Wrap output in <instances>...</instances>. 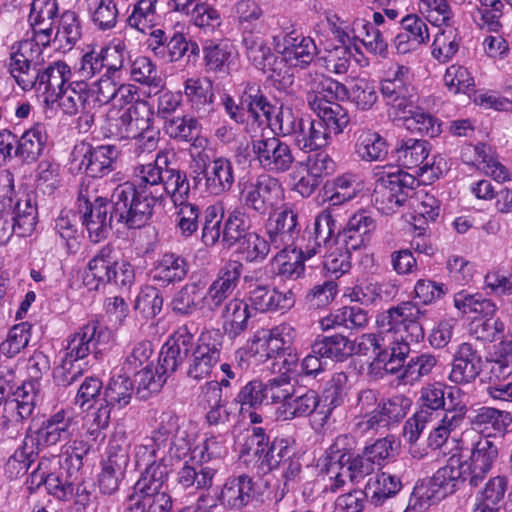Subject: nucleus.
<instances>
[{"mask_svg": "<svg viewBox=\"0 0 512 512\" xmlns=\"http://www.w3.org/2000/svg\"><path fill=\"white\" fill-rule=\"evenodd\" d=\"M175 153L160 150L153 162L134 168L133 181L118 185L113 191L116 214L130 229L145 226L155 204L166 196L171 198L176 212L175 228L185 239L195 235L200 227V207L188 201L190 184L184 171L172 167Z\"/></svg>", "mask_w": 512, "mask_h": 512, "instance_id": "f257e3e1", "label": "nucleus"}, {"mask_svg": "<svg viewBox=\"0 0 512 512\" xmlns=\"http://www.w3.org/2000/svg\"><path fill=\"white\" fill-rule=\"evenodd\" d=\"M426 315V310L419 307L417 302L403 301L396 306L380 313L376 318L377 327L386 335V346L380 353L382 369L395 373L397 363L403 368L410 354V342L419 343L424 339L425 332L420 320Z\"/></svg>", "mask_w": 512, "mask_h": 512, "instance_id": "f03ea898", "label": "nucleus"}, {"mask_svg": "<svg viewBox=\"0 0 512 512\" xmlns=\"http://www.w3.org/2000/svg\"><path fill=\"white\" fill-rule=\"evenodd\" d=\"M192 441L194 436L180 423L179 416L172 410L163 411L151 436L144 438L134 448L135 465L145 467L140 477L154 470L165 472V477H169L168 466L164 463L166 453L179 459L185 457L191 449Z\"/></svg>", "mask_w": 512, "mask_h": 512, "instance_id": "7ed1b4c3", "label": "nucleus"}, {"mask_svg": "<svg viewBox=\"0 0 512 512\" xmlns=\"http://www.w3.org/2000/svg\"><path fill=\"white\" fill-rule=\"evenodd\" d=\"M38 211L34 193L16 195L15 204L0 202V245H5L16 234L30 236L37 225Z\"/></svg>", "mask_w": 512, "mask_h": 512, "instance_id": "20e7f679", "label": "nucleus"}, {"mask_svg": "<svg viewBox=\"0 0 512 512\" xmlns=\"http://www.w3.org/2000/svg\"><path fill=\"white\" fill-rule=\"evenodd\" d=\"M239 199L243 209L264 217L278 209L284 199V188L278 179L264 174L246 182Z\"/></svg>", "mask_w": 512, "mask_h": 512, "instance_id": "39448f33", "label": "nucleus"}, {"mask_svg": "<svg viewBox=\"0 0 512 512\" xmlns=\"http://www.w3.org/2000/svg\"><path fill=\"white\" fill-rule=\"evenodd\" d=\"M417 179L400 169L381 176L373 192V201L383 214L394 213L410 197Z\"/></svg>", "mask_w": 512, "mask_h": 512, "instance_id": "423d86ee", "label": "nucleus"}, {"mask_svg": "<svg viewBox=\"0 0 512 512\" xmlns=\"http://www.w3.org/2000/svg\"><path fill=\"white\" fill-rule=\"evenodd\" d=\"M44 64L42 48L37 42L25 39L12 45L6 67L15 83L22 88L36 81Z\"/></svg>", "mask_w": 512, "mask_h": 512, "instance_id": "0eeeda50", "label": "nucleus"}, {"mask_svg": "<svg viewBox=\"0 0 512 512\" xmlns=\"http://www.w3.org/2000/svg\"><path fill=\"white\" fill-rule=\"evenodd\" d=\"M411 79V69L406 65L397 63L387 69L380 81V93L388 106L402 113L414 107L417 95Z\"/></svg>", "mask_w": 512, "mask_h": 512, "instance_id": "6e6552de", "label": "nucleus"}, {"mask_svg": "<svg viewBox=\"0 0 512 512\" xmlns=\"http://www.w3.org/2000/svg\"><path fill=\"white\" fill-rule=\"evenodd\" d=\"M111 203L106 198L96 197L94 201L84 198L80 194L78 198V209L81 214L82 224L85 226L89 239L98 243L106 239L112 228V221L115 218L117 222L125 224V221L116 214L113 194L111 195Z\"/></svg>", "mask_w": 512, "mask_h": 512, "instance_id": "1a4fd4ad", "label": "nucleus"}, {"mask_svg": "<svg viewBox=\"0 0 512 512\" xmlns=\"http://www.w3.org/2000/svg\"><path fill=\"white\" fill-rule=\"evenodd\" d=\"M71 156L73 163L85 175L102 178L116 169L119 150L115 145L93 146L80 142L74 146Z\"/></svg>", "mask_w": 512, "mask_h": 512, "instance_id": "9d476101", "label": "nucleus"}, {"mask_svg": "<svg viewBox=\"0 0 512 512\" xmlns=\"http://www.w3.org/2000/svg\"><path fill=\"white\" fill-rule=\"evenodd\" d=\"M222 336L219 331L208 330L200 334L187 359L186 375L195 381L210 376L221 357Z\"/></svg>", "mask_w": 512, "mask_h": 512, "instance_id": "9b49d317", "label": "nucleus"}, {"mask_svg": "<svg viewBox=\"0 0 512 512\" xmlns=\"http://www.w3.org/2000/svg\"><path fill=\"white\" fill-rule=\"evenodd\" d=\"M265 223V233L272 248L278 250L273 258L274 262H280L284 254L295 245L300 235L298 213L289 204L283 205L281 211L271 213Z\"/></svg>", "mask_w": 512, "mask_h": 512, "instance_id": "f8f14e48", "label": "nucleus"}, {"mask_svg": "<svg viewBox=\"0 0 512 512\" xmlns=\"http://www.w3.org/2000/svg\"><path fill=\"white\" fill-rule=\"evenodd\" d=\"M112 341V332L97 320H90L67 339L65 356L82 360L89 354L98 358Z\"/></svg>", "mask_w": 512, "mask_h": 512, "instance_id": "ddd939ff", "label": "nucleus"}, {"mask_svg": "<svg viewBox=\"0 0 512 512\" xmlns=\"http://www.w3.org/2000/svg\"><path fill=\"white\" fill-rule=\"evenodd\" d=\"M244 265L240 260L229 259L219 269L215 280L205 294H201V311L205 315H214L237 288Z\"/></svg>", "mask_w": 512, "mask_h": 512, "instance_id": "4468645a", "label": "nucleus"}, {"mask_svg": "<svg viewBox=\"0 0 512 512\" xmlns=\"http://www.w3.org/2000/svg\"><path fill=\"white\" fill-rule=\"evenodd\" d=\"M251 149L254 160L269 173H285L295 162L291 146L277 136L261 135L251 141Z\"/></svg>", "mask_w": 512, "mask_h": 512, "instance_id": "2eb2a0df", "label": "nucleus"}, {"mask_svg": "<svg viewBox=\"0 0 512 512\" xmlns=\"http://www.w3.org/2000/svg\"><path fill=\"white\" fill-rule=\"evenodd\" d=\"M146 473L133 485L134 496L138 498L144 512H172L173 500L169 493L165 472Z\"/></svg>", "mask_w": 512, "mask_h": 512, "instance_id": "dca6fc26", "label": "nucleus"}, {"mask_svg": "<svg viewBox=\"0 0 512 512\" xmlns=\"http://www.w3.org/2000/svg\"><path fill=\"white\" fill-rule=\"evenodd\" d=\"M128 464L129 450L126 441L111 440L107 449V458L101 462V471L97 478L102 494L113 495L119 490Z\"/></svg>", "mask_w": 512, "mask_h": 512, "instance_id": "f3484780", "label": "nucleus"}, {"mask_svg": "<svg viewBox=\"0 0 512 512\" xmlns=\"http://www.w3.org/2000/svg\"><path fill=\"white\" fill-rule=\"evenodd\" d=\"M241 43L246 58L256 69L271 78L281 76L283 60L272 51L260 30H245Z\"/></svg>", "mask_w": 512, "mask_h": 512, "instance_id": "a211bd4d", "label": "nucleus"}, {"mask_svg": "<svg viewBox=\"0 0 512 512\" xmlns=\"http://www.w3.org/2000/svg\"><path fill=\"white\" fill-rule=\"evenodd\" d=\"M275 49L281 54L279 57L283 60V69L286 64L306 69L319 54L314 39L295 30L285 32L282 43H276Z\"/></svg>", "mask_w": 512, "mask_h": 512, "instance_id": "6ab92c4d", "label": "nucleus"}, {"mask_svg": "<svg viewBox=\"0 0 512 512\" xmlns=\"http://www.w3.org/2000/svg\"><path fill=\"white\" fill-rule=\"evenodd\" d=\"M306 101L312 111L345 100L346 86L329 76L309 72L305 76Z\"/></svg>", "mask_w": 512, "mask_h": 512, "instance_id": "aec40b11", "label": "nucleus"}, {"mask_svg": "<svg viewBox=\"0 0 512 512\" xmlns=\"http://www.w3.org/2000/svg\"><path fill=\"white\" fill-rule=\"evenodd\" d=\"M70 66L62 60L51 62L43 65L39 69V75L36 81H32L31 85L23 86V91L41 92L45 95L46 101H56L61 91L73 78Z\"/></svg>", "mask_w": 512, "mask_h": 512, "instance_id": "412c9836", "label": "nucleus"}, {"mask_svg": "<svg viewBox=\"0 0 512 512\" xmlns=\"http://www.w3.org/2000/svg\"><path fill=\"white\" fill-rule=\"evenodd\" d=\"M498 454L497 445L488 437H478L473 443L468 461L462 462L471 487L483 482L497 461Z\"/></svg>", "mask_w": 512, "mask_h": 512, "instance_id": "4be33fe9", "label": "nucleus"}, {"mask_svg": "<svg viewBox=\"0 0 512 512\" xmlns=\"http://www.w3.org/2000/svg\"><path fill=\"white\" fill-rule=\"evenodd\" d=\"M483 360L480 351L470 342L459 344L453 354L449 380L456 384L474 381L481 373Z\"/></svg>", "mask_w": 512, "mask_h": 512, "instance_id": "5701e85b", "label": "nucleus"}, {"mask_svg": "<svg viewBox=\"0 0 512 512\" xmlns=\"http://www.w3.org/2000/svg\"><path fill=\"white\" fill-rule=\"evenodd\" d=\"M248 304L255 312L287 311L295 305L291 290L280 291L269 285H249Z\"/></svg>", "mask_w": 512, "mask_h": 512, "instance_id": "b1692460", "label": "nucleus"}, {"mask_svg": "<svg viewBox=\"0 0 512 512\" xmlns=\"http://www.w3.org/2000/svg\"><path fill=\"white\" fill-rule=\"evenodd\" d=\"M201 399L207 409L205 419L210 426H222L223 428L232 421L236 413L232 402L223 400L222 390L218 381L206 382L201 387Z\"/></svg>", "mask_w": 512, "mask_h": 512, "instance_id": "393cba45", "label": "nucleus"}, {"mask_svg": "<svg viewBox=\"0 0 512 512\" xmlns=\"http://www.w3.org/2000/svg\"><path fill=\"white\" fill-rule=\"evenodd\" d=\"M376 226L377 223L372 214L366 210H360L348 219L343 230L338 231V238L347 250H358L368 244Z\"/></svg>", "mask_w": 512, "mask_h": 512, "instance_id": "a878e982", "label": "nucleus"}, {"mask_svg": "<svg viewBox=\"0 0 512 512\" xmlns=\"http://www.w3.org/2000/svg\"><path fill=\"white\" fill-rule=\"evenodd\" d=\"M430 150L431 146L428 141L406 137L398 139L394 155L399 166L407 169L418 168L421 173H424L428 169H432L435 164L428 160Z\"/></svg>", "mask_w": 512, "mask_h": 512, "instance_id": "bb28decb", "label": "nucleus"}, {"mask_svg": "<svg viewBox=\"0 0 512 512\" xmlns=\"http://www.w3.org/2000/svg\"><path fill=\"white\" fill-rule=\"evenodd\" d=\"M188 260L177 253L166 252L154 262L150 275L160 287H168L182 282L188 275Z\"/></svg>", "mask_w": 512, "mask_h": 512, "instance_id": "cd10ccee", "label": "nucleus"}, {"mask_svg": "<svg viewBox=\"0 0 512 512\" xmlns=\"http://www.w3.org/2000/svg\"><path fill=\"white\" fill-rule=\"evenodd\" d=\"M168 6L172 11L189 17L195 26L205 32L214 31L221 25L219 12L201 0H168Z\"/></svg>", "mask_w": 512, "mask_h": 512, "instance_id": "c85d7f7f", "label": "nucleus"}, {"mask_svg": "<svg viewBox=\"0 0 512 512\" xmlns=\"http://www.w3.org/2000/svg\"><path fill=\"white\" fill-rule=\"evenodd\" d=\"M193 345V333L187 325L179 327L173 336L163 345L159 363L166 372H175L188 357Z\"/></svg>", "mask_w": 512, "mask_h": 512, "instance_id": "c756f323", "label": "nucleus"}, {"mask_svg": "<svg viewBox=\"0 0 512 512\" xmlns=\"http://www.w3.org/2000/svg\"><path fill=\"white\" fill-rule=\"evenodd\" d=\"M153 115L148 102H135L117 119L119 136L128 139L152 129Z\"/></svg>", "mask_w": 512, "mask_h": 512, "instance_id": "7c9ffc66", "label": "nucleus"}, {"mask_svg": "<svg viewBox=\"0 0 512 512\" xmlns=\"http://www.w3.org/2000/svg\"><path fill=\"white\" fill-rule=\"evenodd\" d=\"M424 481L443 499L453 494L460 483L468 482V476L463 468L462 461L453 456L430 479Z\"/></svg>", "mask_w": 512, "mask_h": 512, "instance_id": "2f4dec72", "label": "nucleus"}, {"mask_svg": "<svg viewBox=\"0 0 512 512\" xmlns=\"http://www.w3.org/2000/svg\"><path fill=\"white\" fill-rule=\"evenodd\" d=\"M72 425V416L65 410H60L46 419L32 434L39 447H49L69 439L72 436Z\"/></svg>", "mask_w": 512, "mask_h": 512, "instance_id": "473e14b6", "label": "nucleus"}, {"mask_svg": "<svg viewBox=\"0 0 512 512\" xmlns=\"http://www.w3.org/2000/svg\"><path fill=\"white\" fill-rule=\"evenodd\" d=\"M117 257L112 245L103 246L88 262L84 276V283L91 289H98L100 285L110 284Z\"/></svg>", "mask_w": 512, "mask_h": 512, "instance_id": "72a5a7b5", "label": "nucleus"}, {"mask_svg": "<svg viewBox=\"0 0 512 512\" xmlns=\"http://www.w3.org/2000/svg\"><path fill=\"white\" fill-rule=\"evenodd\" d=\"M206 190L215 196L231 190L234 182V167L225 157H217L208 162L203 170Z\"/></svg>", "mask_w": 512, "mask_h": 512, "instance_id": "f704fd0d", "label": "nucleus"}, {"mask_svg": "<svg viewBox=\"0 0 512 512\" xmlns=\"http://www.w3.org/2000/svg\"><path fill=\"white\" fill-rule=\"evenodd\" d=\"M353 141L354 153L362 161H383L388 154L386 139L372 129H357L353 134Z\"/></svg>", "mask_w": 512, "mask_h": 512, "instance_id": "c9c22d12", "label": "nucleus"}, {"mask_svg": "<svg viewBox=\"0 0 512 512\" xmlns=\"http://www.w3.org/2000/svg\"><path fill=\"white\" fill-rule=\"evenodd\" d=\"M184 93L198 117H206L214 110L213 83L209 78H188L184 83Z\"/></svg>", "mask_w": 512, "mask_h": 512, "instance_id": "e433bc0d", "label": "nucleus"}, {"mask_svg": "<svg viewBox=\"0 0 512 512\" xmlns=\"http://www.w3.org/2000/svg\"><path fill=\"white\" fill-rule=\"evenodd\" d=\"M253 310L243 299L234 298L224 305L221 312L222 328L224 333L235 339L244 333L253 317Z\"/></svg>", "mask_w": 512, "mask_h": 512, "instance_id": "4c0bfd02", "label": "nucleus"}, {"mask_svg": "<svg viewBox=\"0 0 512 512\" xmlns=\"http://www.w3.org/2000/svg\"><path fill=\"white\" fill-rule=\"evenodd\" d=\"M254 494L253 478L247 474L229 477L219 495L222 505L231 509H241L248 505Z\"/></svg>", "mask_w": 512, "mask_h": 512, "instance_id": "58836bf2", "label": "nucleus"}, {"mask_svg": "<svg viewBox=\"0 0 512 512\" xmlns=\"http://www.w3.org/2000/svg\"><path fill=\"white\" fill-rule=\"evenodd\" d=\"M317 119L302 118L292 136L296 147L304 152L319 150L329 143L327 128Z\"/></svg>", "mask_w": 512, "mask_h": 512, "instance_id": "ea45409f", "label": "nucleus"}, {"mask_svg": "<svg viewBox=\"0 0 512 512\" xmlns=\"http://www.w3.org/2000/svg\"><path fill=\"white\" fill-rule=\"evenodd\" d=\"M48 141L46 128L41 123L34 124L18 137L16 156L22 163L36 162L43 154Z\"/></svg>", "mask_w": 512, "mask_h": 512, "instance_id": "a19ab883", "label": "nucleus"}, {"mask_svg": "<svg viewBox=\"0 0 512 512\" xmlns=\"http://www.w3.org/2000/svg\"><path fill=\"white\" fill-rule=\"evenodd\" d=\"M462 160L467 164L476 165L488 176L498 182L509 179V172L504 165L490 156L485 144L468 145L462 150Z\"/></svg>", "mask_w": 512, "mask_h": 512, "instance_id": "79ce46f5", "label": "nucleus"}, {"mask_svg": "<svg viewBox=\"0 0 512 512\" xmlns=\"http://www.w3.org/2000/svg\"><path fill=\"white\" fill-rule=\"evenodd\" d=\"M202 52L205 70L212 73H229L236 57V51L228 41H206Z\"/></svg>", "mask_w": 512, "mask_h": 512, "instance_id": "37998d69", "label": "nucleus"}, {"mask_svg": "<svg viewBox=\"0 0 512 512\" xmlns=\"http://www.w3.org/2000/svg\"><path fill=\"white\" fill-rule=\"evenodd\" d=\"M91 97V89L86 80L75 75L57 97L59 107L64 114L73 116L85 109Z\"/></svg>", "mask_w": 512, "mask_h": 512, "instance_id": "c03bdc74", "label": "nucleus"}, {"mask_svg": "<svg viewBox=\"0 0 512 512\" xmlns=\"http://www.w3.org/2000/svg\"><path fill=\"white\" fill-rule=\"evenodd\" d=\"M472 426L488 432L490 436L503 437L512 424V416L509 412L493 407H481L471 418Z\"/></svg>", "mask_w": 512, "mask_h": 512, "instance_id": "a18cd8bd", "label": "nucleus"}, {"mask_svg": "<svg viewBox=\"0 0 512 512\" xmlns=\"http://www.w3.org/2000/svg\"><path fill=\"white\" fill-rule=\"evenodd\" d=\"M205 462L190 464L186 462L177 472V483L184 489L208 491L214 482L217 469L204 465Z\"/></svg>", "mask_w": 512, "mask_h": 512, "instance_id": "49530a36", "label": "nucleus"}, {"mask_svg": "<svg viewBox=\"0 0 512 512\" xmlns=\"http://www.w3.org/2000/svg\"><path fill=\"white\" fill-rule=\"evenodd\" d=\"M338 212L339 207H326L315 217L313 228L310 229L314 238L325 248L333 244H341L338 238V231H341L337 219Z\"/></svg>", "mask_w": 512, "mask_h": 512, "instance_id": "de8ad7c7", "label": "nucleus"}, {"mask_svg": "<svg viewBox=\"0 0 512 512\" xmlns=\"http://www.w3.org/2000/svg\"><path fill=\"white\" fill-rule=\"evenodd\" d=\"M507 490V480L496 476L488 480L477 496L473 512H499Z\"/></svg>", "mask_w": 512, "mask_h": 512, "instance_id": "09e8293b", "label": "nucleus"}, {"mask_svg": "<svg viewBox=\"0 0 512 512\" xmlns=\"http://www.w3.org/2000/svg\"><path fill=\"white\" fill-rule=\"evenodd\" d=\"M313 353L325 359L344 361L354 353V344L341 334L324 336L313 342Z\"/></svg>", "mask_w": 512, "mask_h": 512, "instance_id": "8fccbe9b", "label": "nucleus"}, {"mask_svg": "<svg viewBox=\"0 0 512 512\" xmlns=\"http://www.w3.org/2000/svg\"><path fill=\"white\" fill-rule=\"evenodd\" d=\"M229 429L221 433H210L201 445L189 450L191 460L196 462H208L214 459L224 458L228 454ZM193 442L191 443V445Z\"/></svg>", "mask_w": 512, "mask_h": 512, "instance_id": "3c124183", "label": "nucleus"}, {"mask_svg": "<svg viewBox=\"0 0 512 512\" xmlns=\"http://www.w3.org/2000/svg\"><path fill=\"white\" fill-rule=\"evenodd\" d=\"M382 331L379 334L366 333L358 338L354 353L367 356L374 355V360L368 366V374L375 377H383L382 362H380V353L386 346V336Z\"/></svg>", "mask_w": 512, "mask_h": 512, "instance_id": "603ef678", "label": "nucleus"}, {"mask_svg": "<svg viewBox=\"0 0 512 512\" xmlns=\"http://www.w3.org/2000/svg\"><path fill=\"white\" fill-rule=\"evenodd\" d=\"M92 23L100 31L112 30L118 22L119 10L114 0H85Z\"/></svg>", "mask_w": 512, "mask_h": 512, "instance_id": "864d4df0", "label": "nucleus"}, {"mask_svg": "<svg viewBox=\"0 0 512 512\" xmlns=\"http://www.w3.org/2000/svg\"><path fill=\"white\" fill-rule=\"evenodd\" d=\"M245 209L235 208L228 213L222 229V243L231 248L239 244L250 233L249 221Z\"/></svg>", "mask_w": 512, "mask_h": 512, "instance_id": "5fc2aeb1", "label": "nucleus"}, {"mask_svg": "<svg viewBox=\"0 0 512 512\" xmlns=\"http://www.w3.org/2000/svg\"><path fill=\"white\" fill-rule=\"evenodd\" d=\"M201 286L196 282L182 286L171 300V309L176 315L191 316L201 311Z\"/></svg>", "mask_w": 512, "mask_h": 512, "instance_id": "6e6d98bb", "label": "nucleus"}, {"mask_svg": "<svg viewBox=\"0 0 512 512\" xmlns=\"http://www.w3.org/2000/svg\"><path fill=\"white\" fill-rule=\"evenodd\" d=\"M172 372H166L150 364L145 365L140 371L135 372V382L137 383L136 394L140 399L146 400L151 394L157 393L167 380V376Z\"/></svg>", "mask_w": 512, "mask_h": 512, "instance_id": "4d7b16f0", "label": "nucleus"}, {"mask_svg": "<svg viewBox=\"0 0 512 512\" xmlns=\"http://www.w3.org/2000/svg\"><path fill=\"white\" fill-rule=\"evenodd\" d=\"M156 4L157 0H138L126 20L127 26L142 34H149L156 24Z\"/></svg>", "mask_w": 512, "mask_h": 512, "instance_id": "13d9d810", "label": "nucleus"}, {"mask_svg": "<svg viewBox=\"0 0 512 512\" xmlns=\"http://www.w3.org/2000/svg\"><path fill=\"white\" fill-rule=\"evenodd\" d=\"M134 392L133 382L125 375H114L104 390V402L112 408L127 406Z\"/></svg>", "mask_w": 512, "mask_h": 512, "instance_id": "bf43d9fd", "label": "nucleus"}, {"mask_svg": "<svg viewBox=\"0 0 512 512\" xmlns=\"http://www.w3.org/2000/svg\"><path fill=\"white\" fill-rule=\"evenodd\" d=\"M271 247L269 240L252 231L238 244L237 252L246 263H261L268 256Z\"/></svg>", "mask_w": 512, "mask_h": 512, "instance_id": "052dcab7", "label": "nucleus"}, {"mask_svg": "<svg viewBox=\"0 0 512 512\" xmlns=\"http://www.w3.org/2000/svg\"><path fill=\"white\" fill-rule=\"evenodd\" d=\"M406 112L410 113L404 117V126L407 130L431 138L440 135L442 129L438 118L421 109L412 111V108H408Z\"/></svg>", "mask_w": 512, "mask_h": 512, "instance_id": "680f3d73", "label": "nucleus"}, {"mask_svg": "<svg viewBox=\"0 0 512 512\" xmlns=\"http://www.w3.org/2000/svg\"><path fill=\"white\" fill-rule=\"evenodd\" d=\"M351 50L345 45H336L332 48L319 51L317 62L328 72L334 74H345L348 72L351 61Z\"/></svg>", "mask_w": 512, "mask_h": 512, "instance_id": "e2e57ef3", "label": "nucleus"}, {"mask_svg": "<svg viewBox=\"0 0 512 512\" xmlns=\"http://www.w3.org/2000/svg\"><path fill=\"white\" fill-rule=\"evenodd\" d=\"M460 40L457 30L451 26L438 32L432 43V56L440 63L450 61L458 52Z\"/></svg>", "mask_w": 512, "mask_h": 512, "instance_id": "0e129e2a", "label": "nucleus"}, {"mask_svg": "<svg viewBox=\"0 0 512 512\" xmlns=\"http://www.w3.org/2000/svg\"><path fill=\"white\" fill-rule=\"evenodd\" d=\"M357 440L350 434L338 435L325 451L319 462L335 464L345 467V463L354 456Z\"/></svg>", "mask_w": 512, "mask_h": 512, "instance_id": "69168bd1", "label": "nucleus"}, {"mask_svg": "<svg viewBox=\"0 0 512 512\" xmlns=\"http://www.w3.org/2000/svg\"><path fill=\"white\" fill-rule=\"evenodd\" d=\"M459 395V389L456 391L451 390L447 394L448 406L442 411V418L438 422L449 433L454 432L463 425L468 412L466 403L458 400Z\"/></svg>", "mask_w": 512, "mask_h": 512, "instance_id": "338daca9", "label": "nucleus"}, {"mask_svg": "<svg viewBox=\"0 0 512 512\" xmlns=\"http://www.w3.org/2000/svg\"><path fill=\"white\" fill-rule=\"evenodd\" d=\"M437 358L430 353H422L413 356L407 364L403 366L400 378L406 384H413L420 381L423 377L432 373L437 365Z\"/></svg>", "mask_w": 512, "mask_h": 512, "instance_id": "774afa93", "label": "nucleus"}]
</instances>
